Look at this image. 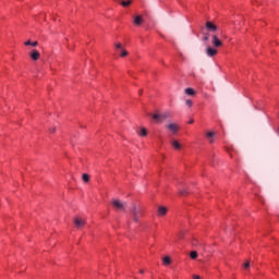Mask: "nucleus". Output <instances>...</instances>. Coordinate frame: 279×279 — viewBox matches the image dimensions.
<instances>
[{
    "mask_svg": "<svg viewBox=\"0 0 279 279\" xmlns=\"http://www.w3.org/2000/svg\"><path fill=\"white\" fill-rule=\"evenodd\" d=\"M154 121L157 123H162V121H166V119H169L170 114L169 112H163V113H155L151 116Z\"/></svg>",
    "mask_w": 279,
    "mask_h": 279,
    "instance_id": "nucleus-1",
    "label": "nucleus"
},
{
    "mask_svg": "<svg viewBox=\"0 0 279 279\" xmlns=\"http://www.w3.org/2000/svg\"><path fill=\"white\" fill-rule=\"evenodd\" d=\"M131 213L133 216V221H135V223H138V219L143 217V213L141 211V209H137L136 205H133V207L131 208Z\"/></svg>",
    "mask_w": 279,
    "mask_h": 279,
    "instance_id": "nucleus-2",
    "label": "nucleus"
},
{
    "mask_svg": "<svg viewBox=\"0 0 279 279\" xmlns=\"http://www.w3.org/2000/svg\"><path fill=\"white\" fill-rule=\"evenodd\" d=\"M211 46L215 49H220V47H223V41H221V39L219 38L218 35H213L211 36Z\"/></svg>",
    "mask_w": 279,
    "mask_h": 279,
    "instance_id": "nucleus-3",
    "label": "nucleus"
},
{
    "mask_svg": "<svg viewBox=\"0 0 279 279\" xmlns=\"http://www.w3.org/2000/svg\"><path fill=\"white\" fill-rule=\"evenodd\" d=\"M73 221H74V226H75V228H77V230H82V228L84 226H86V219H84V218L75 217Z\"/></svg>",
    "mask_w": 279,
    "mask_h": 279,
    "instance_id": "nucleus-4",
    "label": "nucleus"
},
{
    "mask_svg": "<svg viewBox=\"0 0 279 279\" xmlns=\"http://www.w3.org/2000/svg\"><path fill=\"white\" fill-rule=\"evenodd\" d=\"M113 208H116L117 210L121 211V210H125V203L119 201V199H113L111 202Z\"/></svg>",
    "mask_w": 279,
    "mask_h": 279,
    "instance_id": "nucleus-5",
    "label": "nucleus"
},
{
    "mask_svg": "<svg viewBox=\"0 0 279 279\" xmlns=\"http://www.w3.org/2000/svg\"><path fill=\"white\" fill-rule=\"evenodd\" d=\"M205 53L206 56H208V58H215V56H217L219 51L217 50V48L208 46L205 50Z\"/></svg>",
    "mask_w": 279,
    "mask_h": 279,
    "instance_id": "nucleus-6",
    "label": "nucleus"
},
{
    "mask_svg": "<svg viewBox=\"0 0 279 279\" xmlns=\"http://www.w3.org/2000/svg\"><path fill=\"white\" fill-rule=\"evenodd\" d=\"M166 128L172 134H178V130H180V126L178 124H175V123H170V124L166 125Z\"/></svg>",
    "mask_w": 279,
    "mask_h": 279,
    "instance_id": "nucleus-7",
    "label": "nucleus"
},
{
    "mask_svg": "<svg viewBox=\"0 0 279 279\" xmlns=\"http://www.w3.org/2000/svg\"><path fill=\"white\" fill-rule=\"evenodd\" d=\"M169 211V209L165 206H159L158 210H157V215L158 217H165V215H167V213Z\"/></svg>",
    "mask_w": 279,
    "mask_h": 279,
    "instance_id": "nucleus-8",
    "label": "nucleus"
},
{
    "mask_svg": "<svg viewBox=\"0 0 279 279\" xmlns=\"http://www.w3.org/2000/svg\"><path fill=\"white\" fill-rule=\"evenodd\" d=\"M205 27L209 32H217V25H215L213 22H206Z\"/></svg>",
    "mask_w": 279,
    "mask_h": 279,
    "instance_id": "nucleus-9",
    "label": "nucleus"
},
{
    "mask_svg": "<svg viewBox=\"0 0 279 279\" xmlns=\"http://www.w3.org/2000/svg\"><path fill=\"white\" fill-rule=\"evenodd\" d=\"M31 58L34 61L39 60L40 59V52H38V50H32Z\"/></svg>",
    "mask_w": 279,
    "mask_h": 279,
    "instance_id": "nucleus-10",
    "label": "nucleus"
},
{
    "mask_svg": "<svg viewBox=\"0 0 279 279\" xmlns=\"http://www.w3.org/2000/svg\"><path fill=\"white\" fill-rule=\"evenodd\" d=\"M185 95H189L190 97H195V89L191 87L185 88Z\"/></svg>",
    "mask_w": 279,
    "mask_h": 279,
    "instance_id": "nucleus-11",
    "label": "nucleus"
},
{
    "mask_svg": "<svg viewBox=\"0 0 279 279\" xmlns=\"http://www.w3.org/2000/svg\"><path fill=\"white\" fill-rule=\"evenodd\" d=\"M134 24L135 25H142L143 24V16L142 15L135 16Z\"/></svg>",
    "mask_w": 279,
    "mask_h": 279,
    "instance_id": "nucleus-12",
    "label": "nucleus"
},
{
    "mask_svg": "<svg viewBox=\"0 0 279 279\" xmlns=\"http://www.w3.org/2000/svg\"><path fill=\"white\" fill-rule=\"evenodd\" d=\"M171 145H172V147L175 148V149H182V145H180V142H179V141L173 140V141L171 142Z\"/></svg>",
    "mask_w": 279,
    "mask_h": 279,
    "instance_id": "nucleus-13",
    "label": "nucleus"
},
{
    "mask_svg": "<svg viewBox=\"0 0 279 279\" xmlns=\"http://www.w3.org/2000/svg\"><path fill=\"white\" fill-rule=\"evenodd\" d=\"M26 47H38V41H33L32 43V40H27V41H25V44H24Z\"/></svg>",
    "mask_w": 279,
    "mask_h": 279,
    "instance_id": "nucleus-14",
    "label": "nucleus"
},
{
    "mask_svg": "<svg viewBox=\"0 0 279 279\" xmlns=\"http://www.w3.org/2000/svg\"><path fill=\"white\" fill-rule=\"evenodd\" d=\"M82 180H83V182L88 183V182H90V175H88V173H84L82 175Z\"/></svg>",
    "mask_w": 279,
    "mask_h": 279,
    "instance_id": "nucleus-15",
    "label": "nucleus"
},
{
    "mask_svg": "<svg viewBox=\"0 0 279 279\" xmlns=\"http://www.w3.org/2000/svg\"><path fill=\"white\" fill-rule=\"evenodd\" d=\"M120 56H121V58H125V57H128V56H129L128 50H125V49H121V50H120Z\"/></svg>",
    "mask_w": 279,
    "mask_h": 279,
    "instance_id": "nucleus-16",
    "label": "nucleus"
},
{
    "mask_svg": "<svg viewBox=\"0 0 279 279\" xmlns=\"http://www.w3.org/2000/svg\"><path fill=\"white\" fill-rule=\"evenodd\" d=\"M190 258H192V260H195V258H197V252L196 251H192L190 253Z\"/></svg>",
    "mask_w": 279,
    "mask_h": 279,
    "instance_id": "nucleus-17",
    "label": "nucleus"
},
{
    "mask_svg": "<svg viewBox=\"0 0 279 279\" xmlns=\"http://www.w3.org/2000/svg\"><path fill=\"white\" fill-rule=\"evenodd\" d=\"M163 265H171V257L166 256V257L163 258Z\"/></svg>",
    "mask_w": 279,
    "mask_h": 279,
    "instance_id": "nucleus-18",
    "label": "nucleus"
},
{
    "mask_svg": "<svg viewBox=\"0 0 279 279\" xmlns=\"http://www.w3.org/2000/svg\"><path fill=\"white\" fill-rule=\"evenodd\" d=\"M141 136H147V129L142 128V130L138 132Z\"/></svg>",
    "mask_w": 279,
    "mask_h": 279,
    "instance_id": "nucleus-19",
    "label": "nucleus"
},
{
    "mask_svg": "<svg viewBox=\"0 0 279 279\" xmlns=\"http://www.w3.org/2000/svg\"><path fill=\"white\" fill-rule=\"evenodd\" d=\"M121 5H123V8H128V5H132V1L129 0V1H122L121 2Z\"/></svg>",
    "mask_w": 279,
    "mask_h": 279,
    "instance_id": "nucleus-20",
    "label": "nucleus"
},
{
    "mask_svg": "<svg viewBox=\"0 0 279 279\" xmlns=\"http://www.w3.org/2000/svg\"><path fill=\"white\" fill-rule=\"evenodd\" d=\"M185 105L187 106V108H192L193 107V100H191V99L185 100Z\"/></svg>",
    "mask_w": 279,
    "mask_h": 279,
    "instance_id": "nucleus-21",
    "label": "nucleus"
},
{
    "mask_svg": "<svg viewBox=\"0 0 279 279\" xmlns=\"http://www.w3.org/2000/svg\"><path fill=\"white\" fill-rule=\"evenodd\" d=\"M213 136H215V132H208L207 133V138H213Z\"/></svg>",
    "mask_w": 279,
    "mask_h": 279,
    "instance_id": "nucleus-22",
    "label": "nucleus"
},
{
    "mask_svg": "<svg viewBox=\"0 0 279 279\" xmlns=\"http://www.w3.org/2000/svg\"><path fill=\"white\" fill-rule=\"evenodd\" d=\"M243 267L244 269H250V262L244 263Z\"/></svg>",
    "mask_w": 279,
    "mask_h": 279,
    "instance_id": "nucleus-23",
    "label": "nucleus"
},
{
    "mask_svg": "<svg viewBox=\"0 0 279 279\" xmlns=\"http://www.w3.org/2000/svg\"><path fill=\"white\" fill-rule=\"evenodd\" d=\"M116 48L121 50V49H123V45H121V44H116Z\"/></svg>",
    "mask_w": 279,
    "mask_h": 279,
    "instance_id": "nucleus-24",
    "label": "nucleus"
},
{
    "mask_svg": "<svg viewBox=\"0 0 279 279\" xmlns=\"http://www.w3.org/2000/svg\"><path fill=\"white\" fill-rule=\"evenodd\" d=\"M192 123H195V120L191 119V120L189 121V124H190V125H192Z\"/></svg>",
    "mask_w": 279,
    "mask_h": 279,
    "instance_id": "nucleus-25",
    "label": "nucleus"
},
{
    "mask_svg": "<svg viewBox=\"0 0 279 279\" xmlns=\"http://www.w3.org/2000/svg\"><path fill=\"white\" fill-rule=\"evenodd\" d=\"M193 279H201V277L197 275H193Z\"/></svg>",
    "mask_w": 279,
    "mask_h": 279,
    "instance_id": "nucleus-26",
    "label": "nucleus"
},
{
    "mask_svg": "<svg viewBox=\"0 0 279 279\" xmlns=\"http://www.w3.org/2000/svg\"><path fill=\"white\" fill-rule=\"evenodd\" d=\"M208 36H205L204 38H203V40H205V41H208Z\"/></svg>",
    "mask_w": 279,
    "mask_h": 279,
    "instance_id": "nucleus-27",
    "label": "nucleus"
},
{
    "mask_svg": "<svg viewBox=\"0 0 279 279\" xmlns=\"http://www.w3.org/2000/svg\"><path fill=\"white\" fill-rule=\"evenodd\" d=\"M50 132L53 134V132H56V128L50 129Z\"/></svg>",
    "mask_w": 279,
    "mask_h": 279,
    "instance_id": "nucleus-28",
    "label": "nucleus"
},
{
    "mask_svg": "<svg viewBox=\"0 0 279 279\" xmlns=\"http://www.w3.org/2000/svg\"><path fill=\"white\" fill-rule=\"evenodd\" d=\"M209 143H215V140H210Z\"/></svg>",
    "mask_w": 279,
    "mask_h": 279,
    "instance_id": "nucleus-29",
    "label": "nucleus"
},
{
    "mask_svg": "<svg viewBox=\"0 0 279 279\" xmlns=\"http://www.w3.org/2000/svg\"><path fill=\"white\" fill-rule=\"evenodd\" d=\"M140 274H145V271L144 270H140Z\"/></svg>",
    "mask_w": 279,
    "mask_h": 279,
    "instance_id": "nucleus-30",
    "label": "nucleus"
},
{
    "mask_svg": "<svg viewBox=\"0 0 279 279\" xmlns=\"http://www.w3.org/2000/svg\"><path fill=\"white\" fill-rule=\"evenodd\" d=\"M181 195H184V192H181Z\"/></svg>",
    "mask_w": 279,
    "mask_h": 279,
    "instance_id": "nucleus-31",
    "label": "nucleus"
}]
</instances>
